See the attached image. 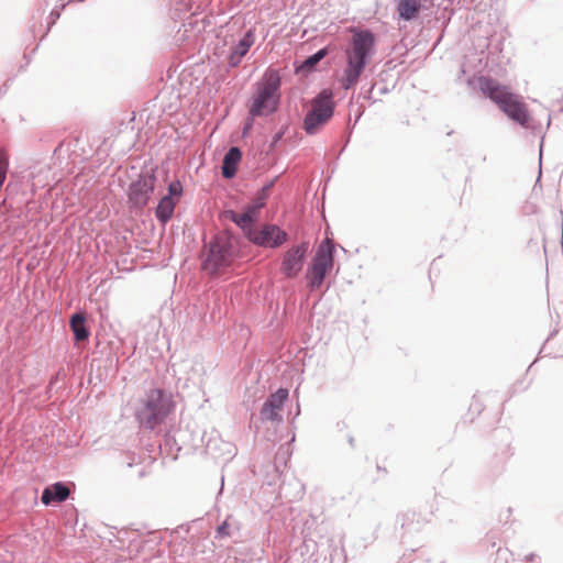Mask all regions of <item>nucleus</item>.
I'll return each instance as SVG.
<instances>
[{
  "instance_id": "5701e85b",
  "label": "nucleus",
  "mask_w": 563,
  "mask_h": 563,
  "mask_svg": "<svg viewBox=\"0 0 563 563\" xmlns=\"http://www.w3.org/2000/svg\"><path fill=\"white\" fill-rule=\"evenodd\" d=\"M217 532L219 536L221 537H228L230 536V532H229V523L228 521L225 520L221 526L218 527L217 529Z\"/></svg>"
},
{
  "instance_id": "f8f14e48",
  "label": "nucleus",
  "mask_w": 563,
  "mask_h": 563,
  "mask_svg": "<svg viewBox=\"0 0 563 563\" xmlns=\"http://www.w3.org/2000/svg\"><path fill=\"white\" fill-rule=\"evenodd\" d=\"M255 42V35L253 30H249L244 36L240 40V42L234 46L231 55H230V63L232 66H236L240 64L242 58L246 55V53L250 51L251 46Z\"/></svg>"
},
{
  "instance_id": "9d476101",
  "label": "nucleus",
  "mask_w": 563,
  "mask_h": 563,
  "mask_svg": "<svg viewBox=\"0 0 563 563\" xmlns=\"http://www.w3.org/2000/svg\"><path fill=\"white\" fill-rule=\"evenodd\" d=\"M155 187V177L153 175L141 176L131 184L129 189V199L137 208L147 205Z\"/></svg>"
},
{
  "instance_id": "1a4fd4ad",
  "label": "nucleus",
  "mask_w": 563,
  "mask_h": 563,
  "mask_svg": "<svg viewBox=\"0 0 563 563\" xmlns=\"http://www.w3.org/2000/svg\"><path fill=\"white\" fill-rule=\"evenodd\" d=\"M287 233L275 224H266L262 229L249 232V240L258 246L275 249L287 241Z\"/></svg>"
},
{
  "instance_id": "9b49d317",
  "label": "nucleus",
  "mask_w": 563,
  "mask_h": 563,
  "mask_svg": "<svg viewBox=\"0 0 563 563\" xmlns=\"http://www.w3.org/2000/svg\"><path fill=\"white\" fill-rule=\"evenodd\" d=\"M288 397V390L280 388L272 394L269 399L264 404L261 415L264 419L275 420L278 418V412L283 407L284 401Z\"/></svg>"
},
{
  "instance_id": "6e6552de",
  "label": "nucleus",
  "mask_w": 563,
  "mask_h": 563,
  "mask_svg": "<svg viewBox=\"0 0 563 563\" xmlns=\"http://www.w3.org/2000/svg\"><path fill=\"white\" fill-rule=\"evenodd\" d=\"M308 251V242L290 246L282 256L280 273L288 279L298 277L303 268Z\"/></svg>"
},
{
  "instance_id": "412c9836",
  "label": "nucleus",
  "mask_w": 563,
  "mask_h": 563,
  "mask_svg": "<svg viewBox=\"0 0 563 563\" xmlns=\"http://www.w3.org/2000/svg\"><path fill=\"white\" fill-rule=\"evenodd\" d=\"M8 165V154L3 150H0V179L2 180H5Z\"/></svg>"
},
{
  "instance_id": "4be33fe9",
  "label": "nucleus",
  "mask_w": 563,
  "mask_h": 563,
  "mask_svg": "<svg viewBox=\"0 0 563 563\" xmlns=\"http://www.w3.org/2000/svg\"><path fill=\"white\" fill-rule=\"evenodd\" d=\"M181 192H183V187L179 181H173L169 184L167 196H170L172 198H174V197L179 198Z\"/></svg>"
},
{
  "instance_id": "ddd939ff",
  "label": "nucleus",
  "mask_w": 563,
  "mask_h": 563,
  "mask_svg": "<svg viewBox=\"0 0 563 563\" xmlns=\"http://www.w3.org/2000/svg\"><path fill=\"white\" fill-rule=\"evenodd\" d=\"M70 490L63 483H55L43 490L41 500L44 505L53 501L62 503L69 497Z\"/></svg>"
},
{
  "instance_id": "4468645a",
  "label": "nucleus",
  "mask_w": 563,
  "mask_h": 563,
  "mask_svg": "<svg viewBox=\"0 0 563 563\" xmlns=\"http://www.w3.org/2000/svg\"><path fill=\"white\" fill-rule=\"evenodd\" d=\"M241 161V152L238 147H231L224 156L222 165V175L225 178H231L235 175L238 164Z\"/></svg>"
},
{
  "instance_id": "423d86ee",
  "label": "nucleus",
  "mask_w": 563,
  "mask_h": 563,
  "mask_svg": "<svg viewBox=\"0 0 563 563\" xmlns=\"http://www.w3.org/2000/svg\"><path fill=\"white\" fill-rule=\"evenodd\" d=\"M332 96L330 89H324L312 100L311 110L305 118V129L309 134L316 133L333 115Z\"/></svg>"
},
{
  "instance_id": "dca6fc26",
  "label": "nucleus",
  "mask_w": 563,
  "mask_h": 563,
  "mask_svg": "<svg viewBox=\"0 0 563 563\" xmlns=\"http://www.w3.org/2000/svg\"><path fill=\"white\" fill-rule=\"evenodd\" d=\"M176 206L175 198L165 196L161 199L156 208V217L163 223H166L173 216Z\"/></svg>"
},
{
  "instance_id": "f257e3e1",
  "label": "nucleus",
  "mask_w": 563,
  "mask_h": 563,
  "mask_svg": "<svg viewBox=\"0 0 563 563\" xmlns=\"http://www.w3.org/2000/svg\"><path fill=\"white\" fill-rule=\"evenodd\" d=\"M352 40L345 49L346 66L343 71L341 84L344 89L355 86L371 58L376 38L368 30L351 27Z\"/></svg>"
},
{
  "instance_id": "f03ea898",
  "label": "nucleus",
  "mask_w": 563,
  "mask_h": 563,
  "mask_svg": "<svg viewBox=\"0 0 563 563\" xmlns=\"http://www.w3.org/2000/svg\"><path fill=\"white\" fill-rule=\"evenodd\" d=\"M477 84L481 92L497 104L509 119L525 128L529 125L531 115L528 106L519 95L511 92L507 86L488 76H481Z\"/></svg>"
},
{
  "instance_id": "6ab92c4d",
  "label": "nucleus",
  "mask_w": 563,
  "mask_h": 563,
  "mask_svg": "<svg viewBox=\"0 0 563 563\" xmlns=\"http://www.w3.org/2000/svg\"><path fill=\"white\" fill-rule=\"evenodd\" d=\"M230 219L234 221L245 233V235L249 238V232L254 231L255 228L252 227V223L254 222L253 219H251V216L246 214L245 212L242 213H235L231 212Z\"/></svg>"
},
{
  "instance_id": "aec40b11",
  "label": "nucleus",
  "mask_w": 563,
  "mask_h": 563,
  "mask_svg": "<svg viewBox=\"0 0 563 563\" xmlns=\"http://www.w3.org/2000/svg\"><path fill=\"white\" fill-rule=\"evenodd\" d=\"M328 54L327 48H322L318 51L312 56L308 57L298 68L297 71H301L303 69L310 70L312 69L325 55Z\"/></svg>"
},
{
  "instance_id": "a211bd4d",
  "label": "nucleus",
  "mask_w": 563,
  "mask_h": 563,
  "mask_svg": "<svg viewBox=\"0 0 563 563\" xmlns=\"http://www.w3.org/2000/svg\"><path fill=\"white\" fill-rule=\"evenodd\" d=\"M267 190L268 187L263 188L256 200L251 206H247L244 211L246 214L251 216V219H253L254 221L257 219L260 210L265 205V200L267 198Z\"/></svg>"
},
{
  "instance_id": "0eeeda50",
  "label": "nucleus",
  "mask_w": 563,
  "mask_h": 563,
  "mask_svg": "<svg viewBox=\"0 0 563 563\" xmlns=\"http://www.w3.org/2000/svg\"><path fill=\"white\" fill-rule=\"evenodd\" d=\"M234 258L233 242L225 235H219L210 244L203 268L210 274H217L231 265Z\"/></svg>"
},
{
  "instance_id": "f3484780",
  "label": "nucleus",
  "mask_w": 563,
  "mask_h": 563,
  "mask_svg": "<svg viewBox=\"0 0 563 563\" xmlns=\"http://www.w3.org/2000/svg\"><path fill=\"white\" fill-rule=\"evenodd\" d=\"M85 316L82 313H76L70 318V328L74 332L76 341H84L88 339L89 332L85 325Z\"/></svg>"
},
{
  "instance_id": "39448f33",
  "label": "nucleus",
  "mask_w": 563,
  "mask_h": 563,
  "mask_svg": "<svg viewBox=\"0 0 563 563\" xmlns=\"http://www.w3.org/2000/svg\"><path fill=\"white\" fill-rule=\"evenodd\" d=\"M334 244L330 239L323 240L317 247L306 272L308 286L311 290L319 289L325 276L334 265Z\"/></svg>"
},
{
  "instance_id": "20e7f679",
  "label": "nucleus",
  "mask_w": 563,
  "mask_h": 563,
  "mask_svg": "<svg viewBox=\"0 0 563 563\" xmlns=\"http://www.w3.org/2000/svg\"><path fill=\"white\" fill-rule=\"evenodd\" d=\"M174 410V401L164 390L155 388L148 391L144 406L140 409L137 418L148 429L161 424Z\"/></svg>"
},
{
  "instance_id": "7ed1b4c3",
  "label": "nucleus",
  "mask_w": 563,
  "mask_h": 563,
  "mask_svg": "<svg viewBox=\"0 0 563 563\" xmlns=\"http://www.w3.org/2000/svg\"><path fill=\"white\" fill-rule=\"evenodd\" d=\"M280 76L277 70L268 68L257 84L256 93L250 108L253 117L269 114L277 108Z\"/></svg>"
},
{
  "instance_id": "2eb2a0df",
  "label": "nucleus",
  "mask_w": 563,
  "mask_h": 563,
  "mask_svg": "<svg viewBox=\"0 0 563 563\" xmlns=\"http://www.w3.org/2000/svg\"><path fill=\"white\" fill-rule=\"evenodd\" d=\"M421 9L419 0H399L397 4V12L400 19L409 21L417 18Z\"/></svg>"
}]
</instances>
